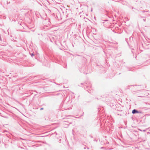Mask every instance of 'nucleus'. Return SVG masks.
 <instances>
[{
  "instance_id": "f03ea898",
  "label": "nucleus",
  "mask_w": 150,
  "mask_h": 150,
  "mask_svg": "<svg viewBox=\"0 0 150 150\" xmlns=\"http://www.w3.org/2000/svg\"><path fill=\"white\" fill-rule=\"evenodd\" d=\"M34 55V54H33V53H32V54H31V55H32V56H33Z\"/></svg>"
},
{
  "instance_id": "f257e3e1",
  "label": "nucleus",
  "mask_w": 150,
  "mask_h": 150,
  "mask_svg": "<svg viewBox=\"0 0 150 150\" xmlns=\"http://www.w3.org/2000/svg\"><path fill=\"white\" fill-rule=\"evenodd\" d=\"M132 112L133 114H134L135 113H138V112L135 109H134L132 110Z\"/></svg>"
}]
</instances>
